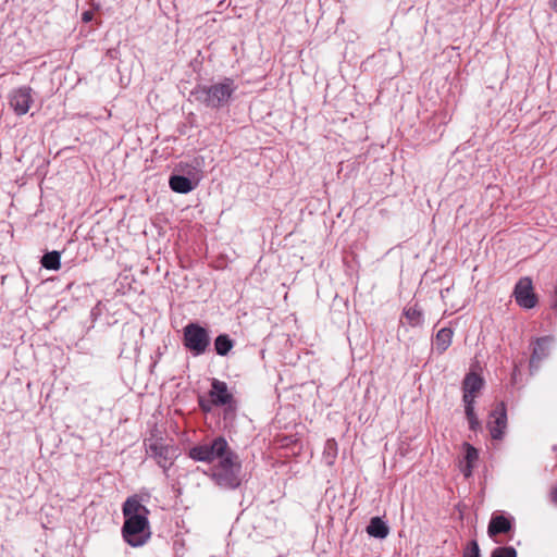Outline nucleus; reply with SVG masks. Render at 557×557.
I'll return each mask as SVG.
<instances>
[{
  "label": "nucleus",
  "instance_id": "obj_1",
  "mask_svg": "<svg viewBox=\"0 0 557 557\" xmlns=\"http://www.w3.org/2000/svg\"><path fill=\"white\" fill-rule=\"evenodd\" d=\"M188 456L195 461L207 463L218 460L211 469L210 478L220 488L234 491L240 486L242 460L223 436H216L209 443L191 447Z\"/></svg>",
  "mask_w": 557,
  "mask_h": 557
},
{
  "label": "nucleus",
  "instance_id": "obj_2",
  "mask_svg": "<svg viewBox=\"0 0 557 557\" xmlns=\"http://www.w3.org/2000/svg\"><path fill=\"white\" fill-rule=\"evenodd\" d=\"M149 509L140 503L137 496L126 498L122 506L124 523L123 540L132 547L145 545L151 536Z\"/></svg>",
  "mask_w": 557,
  "mask_h": 557
},
{
  "label": "nucleus",
  "instance_id": "obj_3",
  "mask_svg": "<svg viewBox=\"0 0 557 557\" xmlns=\"http://www.w3.org/2000/svg\"><path fill=\"white\" fill-rule=\"evenodd\" d=\"M237 85L231 77L215 82L211 85H199L193 91L196 101L201 102L210 109H221L228 106Z\"/></svg>",
  "mask_w": 557,
  "mask_h": 557
},
{
  "label": "nucleus",
  "instance_id": "obj_4",
  "mask_svg": "<svg viewBox=\"0 0 557 557\" xmlns=\"http://www.w3.org/2000/svg\"><path fill=\"white\" fill-rule=\"evenodd\" d=\"M211 343L209 331L198 322H190L183 329V345L194 356L203 355Z\"/></svg>",
  "mask_w": 557,
  "mask_h": 557
},
{
  "label": "nucleus",
  "instance_id": "obj_5",
  "mask_svg": "<svg viewBox=\"0 0 557 557\" xmlns=\"http://www.w3.org/2000/svg\"><path fill=\"white\" fill-rule=\"evenodd\" d=\"M516 302L524 308L532 309L537 304V297L533 292L532 280L528 276L521 277L513 289Z\"/></svg>",
  "mask_w": 557,
  "mask_h": 557
},
{
  "label": "nucleus",
  "instance_id": "obj_6",
  "mask_svg": "<svg viewBox=\"0 0 557 557\" xmlns=\"http://www.w3.org/2000/svg\"><path fill=\"white\" fill-rule=\"evenodd\" d=\"M487 428L493 440H503L507 428V410L504 401L498 403L492 410Z\"/></svg>",
  "mask_w": 557,
  "mask_h": 557
},
{
  "label": "nucleus",
  "instance_id": "obj_7",
  "mask_svg": "<svg viewBox=\"0 0 557 557\" xmlns=\"http://www.w3.org/2000/svg\"><path fill=\"white\" fill-rule=\"evenodd\" d=\"M147 453L157 460V463L163 470H168L173 465V460L176 457V450L173 447L158 441H150L149 444H147Z\"/></svg>",
  "mask_w": 557,
  "mask_h": 557
},
{
  "label": "nucleus",
  "instance_id": "obj_8",
  "mask_svg": "<svg viewBox=\"0 0 557 557\" xmlns=\"http://www.w3.org/2000/svg\"><path fill=\"white\" fill-rule=\"evenodd\" d=\"M9 102L15 114H26L33 102V89L29 86L14 89L10 95Z\"/></svg>",
  "mask_w": 557,
  "mask_h": 557
},
{
  "label": "nucleus",
  "instance_id": "obj_9",
  "mask_svg": "<svg viewBox=\"0 0 557 557\" xmlns=\"http://www.w3.org/2000/svg\"><path fill=\"white\" fill-rule=\"evenodd\" d=\"M554 343L552 336H542L535 338L532 343L533 349L530 358V368H539L540 363L549 356Z\"/></svg>",
  "mask_w": 557,
  "mask_h": 557
},
{
  "label": "nucleus",
  "instance_id": "obj_10",
  "mask_svg": "<svg viewBox=\"0 0 557 557\" xmlns=\"http://www.w3.org/2000/svg\"><path fill=\"white\" fill-rule=\"evenodd\" d=\"M186 168H188L187 175H190L195 170L189 165H186ZM198 182V178L193 180L189 176L173 173L169 178V186L177 194H188L197 187Z\"/></svg>",
  "mask_w": 557,
  "mask_h": 557
},
{
  "label": "nucleus",
  "instance_id": "obj_11",
  "mask_svg": "<svg viewBox=\"0 0 557 557\" xmlns=\"http://www.w3.org/2000/svg\"><path fill=\"white\" fill-rule=\"evenodd\" d=\"M209 396L211 404L218 407L226 406L233 401V395L228 392L227 384L218 379L211 380Z\"/></svg>",
  "mask_w": 557,
  "mask_h": 557
},
{
  "label": "nucleus",
  "instance_id": "obj_12",
  "mask_svg": "<svg viewBox=\"0 0 557 557\" xmlns=\"http://www.w3.org/2000/svg\"><path fill=\"white\" fill-rule=\"evenodd\" d=\"M512 529L511 520L504 515H493L488 528L487 533L491 537H494L498 534L508 533Z\"/></svg>",
  "mask_w": 557,
  "mask_h": 557
},
{
  "label": "nucleus",
  "instance_id": "obj_13",
  "mask_svg": "<svg viewBox=\"0 0 557 557\" xmlns=\"http://www.w3.org/2000/svg\"><path fill=\"white\" fill-rule=\"evenodd\" d=\"M367 533L374 539L383 540L389 534V527L381 517L371 518L367 525Z\"/></svg>",
  "mask_w": 557,
  "mask_h": 557
},
{
  "label": "nucleus",
  "instance_id": "obj_14",
  "mask_svg": "<svg viewBox=\"0 0 557 557\" xmlns=\"http://www.w3.org/2000/svg\"><path fill=\"white\" fill-rule=\"evenodd\" d=\"M483 385H484V380L481 375H479L474 372H469L466 374V376L462 381V391L475 395V393L481 391Z\"/></svg>",
  "mask_w": 557,
  "mask_h": 557
},
{
  "label": "nucleus",
  "instance_id": "obj_15",
  "mask_svg": "<svg viewBox=\"0 0 557 557\" xmlns=\"http://www.w3.org/2000/svg\"><path fill=\"white\" fill-rule=\"evenodd\" d=\"M453 334L454 332L449 327H443L437 332L434 341V347L438 354H443L450 346Z\"/></svg>",
  "mask_w": 557,
  "mask_h": 557
},
{
  "label": "nucleus",
  "instance_id": "obj_16",
  "mask_svg": "<svg viewBox=\"0 0 557 557\" xmlns=\"http://www.w3.org/2000/svg\"><path fill=\"white\" fill-rule=\"evenodd\" d=\"M234 347V341L227 334H220L214 339V350L219 356H227Z\"/></svg>",
  "mask_w": 557,
  "mask_h": 557
},
{
  "label": "nucleus",
  "instance_id": "obj_17",
  "mask_svg": "<svg viewBox=\"0 0 557 557\" xmlns=\"http://www.w3.org/2000/svg\"><path fill=\"white\" fill-rule=\"evenodd\" d=\"M41 267L57 271L61 268V253L57 250L46 252L40 260Z\"/></svg>",
  "mask_w": 557,
  "mask_h": 557
},
{
  "label": "nucleus",
  "instance_id": "obj_18",
  "mask_svg": "<svg viewBox=\"0 0 557 557\" xmlns=\"http://www.w3.org/2000/svg\"><path fill=\"white\" fill-rule=\"evenodd\" d=\"M404 315L410 326L416 327L423 324V313L420 309L417 308V306L405 308Z\"/></svg>",
  "mask_w": 557,
  "mask_h": 557
},
{
  "label": "nucleus",
  "instance_id": "obj_19",
  "mask_svg": "<svg viewBox=\"0 0 557 557\" xmlns=\"http://www.w3.org/2000/svg\"><path fill=\"white\" fill-rule=\"evenodd\" d=\"M465 448V461L466 463L473 465L479 458L478 449L469 443L463 444Z\"/></svg>",
  "mask_w": 557,
  "mask_h": 557
},
{
  "label": "nucleus",
  "instance_id": "obj_20",
  "mask_svg": "<svg viewBox=\"0 0 557 557\" xmlns=\"http://www.w3.org/2000/svg\"><path fill=\"white\" fill-rule=\"evenodd\" d=\"M491 557H517V550L512 546L496 547Z\"/></svg>",
  "mask_w": 557,
  "mask_h": 557
},
{
  "label": "nucleus",
  "instance_id": "obj_21",
  "mask_svg": "<svg viewBox=\"0 0 557 557\" xmlns=\"http://www.w3.org/2000/svg\"><path fill=\"white\" fill-rule=\"evenodd\" d=\"M463 557H481L480 547L475 540H472L468 543L463 552Z\"/></svg>",
  "mask_w": 557,
  "mask_h": 557
},
{
  "label": "nucleus",
  "instance_id": "obj_22",
  "mask_svg": "<svg viewBox=\"0 0 557 557\" xmlns=\"http://www.w3.org/2000/svg\"><path fill=\"white\" fill-rule=\"evenodd\" d=\"M467 421H468V424H469V429L473 432H476L479 430H481V421L479 420L478 416H472V417H468L467 418Z\"/></svg>",
  "mask_w": 557,
  "mask_h": 557
},
{
  "label": "nucleus",
  "instance_id": "obj_23",
  "mask_svg": "<svg viewBox=\"0 0 557 557\" xmlns=\"http://www.w3.org/2000/svg\"><path fill=\"white\" fill-rule=\"evenodd\" d=\"M474 398H475L474 394L463 392L462 401H463L465 406H474Z\"/></svg>",
  "mask_w": 557,
  "mask_h": 557
},
{
  "label": "nucleus",
  "instance_id": "obj_24",
  "mask_svg": "<svg viewBox=\"0 0 557 557\" xmlns=\"http://www.w3.org/2000/svg\"><path fill=\"white\" fill-rule=\"evenodd\" d=\"M92 18H94V13H92V11L87 10V11L83 12V14H82V21H83L84 23H89V22H91V21H92Z\"/></svg>",
  "mask_w": 557,
  "mask_h": 557
},
{
  "label": "nucleus",
  "instance_id": "obj_25",
  "mask_svg": "<svg viewBox=\"0 0 557 557\" xmlns=\"http://www.w3.org/2000/svg\"><path fill=\"white\" fill-rule=\"evenodd\" d=\"M199 407L205 412L211 411V404H209L207 400L202 398L199 399Z\"/></svg>",
  "mask_w": 557,
  "mask_h": 557
},
{
  "label": "nucleus",
  "instance_id": "obj_26",
  "mask_svg": "<svg viewBox=\"0 0 557 557\" xmlns=\"http://www.w3.org/2000/svg\"><path fill=\"white\" fill-rule=\"evenodd\" d=\"M473 465H469V463H466L463 469H462V473L466 478H469L471 474H472V470H473Z\"/></svg>",
  "mask_w": 557,
  "mask_h": 557
},
{
  "label": "nucleus",
  "instance_id": "obj_27",
  "mask_svg": "<svg viewBox=\"0 0 557 557\" xmlns=\"http://www.w3.org/2000/svg\"><path fill=\"white\" fill-rule=\"evenodd\" d=\"M466 418L475 416L474 406H465Z\"/></svg>",
  "mask_w": 557,
  "mask_h": 557
},
{
  "label": "nucleus",
  "instance_id": "obj_28",
  "mask_svg": "<svg viewBox=\"0 0 557 557\" xmlns=\"http://www.w3.org/2000/svg\"><path fill=\"white\" fill-rule=\"evenodd\" d=\"M552 502L557 505V485L552 491Z\"/></svg>",
  "mask_w": 557,
  "mask_h": 557
},
{
  "label": "nucleus",
  "instance_id": "obj_29",
  "mask_svg": "<svg viewBox=\"0 0 557 557\" xmlns=\"http://www.w3.org/2000/svg\"><path fill=\"white\" fill-rule=\"evenodd\" d=\"M336 446V442L334 440H329L326 442V448H329L330 450H333V448Z\"/></svg>",
  "mask_w": 557,
  "mask_h": 557
},
{
  "label": "nucleus",
  "instance_id": "obj_30",
  "mask_svg": "<svg viewBox=\"0 0 557 557\" xmlns=\"http://www.w3.org/2000/svg\"><path fill=\"white\" fill-rule=\"evenodd\" d=\"M549 5L557 13V0H549Z\"/></svg>",
  "mask_w": 557,
  "mask_h": 557
}]
</instances>
